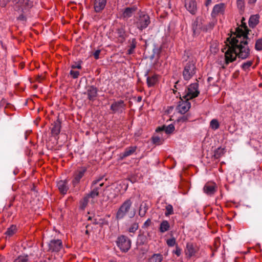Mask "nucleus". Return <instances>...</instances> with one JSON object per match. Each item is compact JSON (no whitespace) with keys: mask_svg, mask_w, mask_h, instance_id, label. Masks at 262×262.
<instances>
[{"mask_svg":"<svg viewBox=\"0 0 262 262\" xmlns=\"http://www.w3.org/2000/svg\"><path fill=\"white\" fill-rule=\"evenodd\" d=\"M150 23L149 15L145 12H141L135 23L136 27L140 31L146 28Z\"/></svg>","mask_w":262,"mask_h":262,"instance_id":"nucleus-6","label":"nucleus"},{"mask_svg":"<svg viewBox=\"0 0 262 262\" xmlns=\"http://www.w3.org/2000/svg\"><path fill=\"white\" fill-rule=\"evenodd\" d=\"M213 79V78L211 77H209L207 79V80L209 82H211L212 80Z\"/></svg>","mask_w":262,"mask_h":262,"instance_id":"nucleus-53","label":"nucleus"},{"mask_svg":"<svg viewBox=\"0 0 262 262\" xmlns=\"http://www.w3.org/2000/svg\"><path fill=\"white\" fill-rule=\"evenodd\" d=\"M240 28L238 27L233 35L226 39V47L222 49L225 52V64L227 66L231 62L235 61L237 58L245 59L250 55V49L248 46V34L250 31L245 24Z\"/></svg>","mask_w":262,"mask_h":262,"instance_id":"nucleus-1","label":"nucleus"},{"mask_svg":"<svg viewBox=\"0 0 262 262\" xmlns=\"http://www.w3.org/2000/svg\"><path fill=\"white\" fill-rule=\"evenodd\" d=\"M199 84L194 83L190 84L189 86L183 92L181 97H182L185 100H189L196 97L200 94L198 90Z\"/></svg>","mask_w":262,"mask_h":262,"instance_id":"nucleus-4","label":"nucleus"},{"mask_svg":"<svg viewBox=\"0 0 262 262\" xmlns=\"http://www.w3.org/2000/svg\"><path fill=\"white\" fill-rule=\"evenodd\" d=\"M237 7L242 10L244 8V0H236Z\"/></svg>","mask_w":262,"mask_h":262,"instance_id":"nucleus-43","label":"nucleus"},{"mask_svg":"<svg viewBox=\"0 0 262 262\" xmlns=\"http://www.w3.org/2000/svg\"><path fill=\"white\" fill-rule=\"evenodd\" d=\"M33 6V2L30 0H17L16 7L23 13L27 12Z\"/></svg>","mask_w":262,"mask_h":262,"instance_id":"nucleus-10","label":"nucleus"},{"mask_svg":"<svg viewBox=\"0 0 262 262\" xmlns=\"http://www.w3.org/2000/svg\"><path fill=\"white\" fill-rule=\"evenodd\" d=\"M136 40L135 38H133L130 41L129 49L127 50V54L129 55L132 54L134 52V50L136 47Z\"/></svg>","mask_w":262,"mask_h":262,"instance_id":"nucleus-32","label":"nucleus"},{"mask_svg":"<svg viewBox=\"0 0 262 262\" xmlns=\"http://www.w3.org/2000/svg\"><path fill=\"white\" fill-rule=\"evenodd\" d=\"M173 253L178 256H179L181 253V249L179 247L176 246V250L173 251Z\"/></svg>","mask_w":262,"mask_h":262,"instance_id":"nucleus-46","label":"nucleus"},{"mask_svg":"<svg viewBox=\"0 0 262 262\" xmlns=\"http://www.w3.org/2000/svg\"><path fill=\"white\" fill-rule=\"evenodd\" d=\"M90 199H91V196H90L89 194L88 193L81 200V201L80 202V207L81 209L83 210L85 208V207L88 204Z\"/></svg>","mask_w":262,"mask_h":262,"instance_id":"nucleus-29","label":"nucleus"},{"mask_svg":"<svg viewBox=\"0 0 262 262\" xmlns=\"http://www.w3.org/2000/svg\"><path fill=\"white\" fill-rule=\"evenodd\" d=\"M13 227V225H12L11 227V228H8L7 229L8 230H9V229H12V228Z\"/></svg>","mask_w":262,"mask_h":262,"instance_id":"nucleus-57","label":"nucleus"},{"mask_svg":"<svg viewBox=\"0 0 262 262\" xmlns=\"http://www.w3.org/2000/svg\"><path fill=\"white\" fill-rule=\"evenodd\" d=\"M148 210V207L146 205V203H142L140 206V208H139V215L141 216V217H143L145 216L147 211Z\"/></svg>","mask_w":262,"mask_h":262,"instance_id":"nucleus-31","label":"nucleus"},{"mask_svg":"<svg viewBox=\"0 0 262 262\" xmlns=\"http://www.w3.org/2000/svg\"><path fill=\"white\" fill-rule=\"evenodd\" d=\"M152 142L157 145H160L163 143V140L159 137L155 136L152 137Z\"/></svg>","mask_w":262,"mask_h":262,"instance_id":"nucleus-40","label":"nucleus"},{"mask_svg":"<svg viewBox=\"0 0 262 262\" xmlns=\"http://www.w3.org/2000/svg\"><path fill=\"white\" fill-rule=\"evenodd\" d=\"M163 259V256L160 254H155L151 257L150 262H161Z\"/></svg>","mask_w":262,"mask_h":262,"instance_id":"nucleus-33","label":"nucleus"},{"mask_svg":"<svg viewBox=\"0 0 262 262\" xmlns=\"http://www.w3.org/2000/svg\"><path fill=\"white\" fill-rule=\"evenodd\" d=\"M190 103L188 100H183L181 99V101L179 102V103L177 107V109L180 113L183 114L186 113L190 108Z\"/></svg>","mask_w":262,"mask_h":262,"instance_id":"nucleus-12","label":"nucleus"},{"mask_svg":"<svg viewBox=\"0 0 262 262\" xmlns=\"http://www.w3.org/2000/svg\"><path fill=\"white\" fill-rule=\"evenodd\" d=\"M137 149L136 146H131L126 147L123 152H121L119 155V157L121 160L125 159L126 157L130 156L134 154Z\"/></svg>","mask_w":262,"mask_h":262,"instance_id":"nucleus-19","label":"nucleus"},{"mask_svg":"<svg viewBox=\"0 0 262 262\" xmlns=\"http://www.w3.org/2000/svg\"><path fill=\"white\" fill-rule=\"evenodd\" d=\"M14 231L15 230H7L5 234L8 236H10L13 235L15 233Z\"/></svg>","mask_w":262,"mask_h":262,"instance_id":"nucleus-48","label":"nucleus"},{"mask_svg":"<svg viewBox=\"0 0 262 262\" xmlns=\"http://www.w3.org/2000/svg\"><path fill=\"white\" fill-rule=\"evenodd\" d=\"M117 244L122 252H126L130 248L131 242L127 237L121 235L118 237Z\"/></svg>","mask_w":262,"mask_h":262,"instance_id":"nucleus-9","label":"nucleus"},{"mask_svg":"<svg viewBox=\"0 0 262 262\" xmlns=\"http://www.w3.org/2000/svg\"><path fill=\"white\" fill-rule=\"evenodd\" d=\"M174 130V126L172 124H169L168 126H163L161 127H158L156 129V132L164 130L167 134H170Z\"/></svg>","mask_w":262,"mask_h":262,"instance_id":"nucleus-26","label":"nucleus"},{"mask_svg":"<svg viewBox=\"0 0 262 262\" xmlns=\"http://www.w3.org/2000/svg\"><path fill=\"white\" fill-rule=\"evenodd\" d=\"M130 232H134V230H129Z\"/></svg>","mask_w":262,"mask_h":262,"instance_id":"nucleus-60","label":"nucleus"},{"mask_svg":"<svg viewBox=\"0 0 262 262\" xmlns=\"http://www.w3.org/2000/svg\"><path fill=\"white\" fill-rule=\"evenodd\" d=\"M211 4H212V0H206L205 5L206 7H208Z\"/></svg>","mask_w":262,"mask_h":262,"instance_id":"nucleus-51","label":"nucleus"},{"mask_svg":"<svg viewBox=\"0 0 262 262\" xmlns=\"http://www.w3.org/2000/svg\"><path fill=\"white\" fill-rule=\"evenodd\" d=\"M110 262H116V261L113 259H111L110 260Z\"/></svg>","mask_w":262,"mask_h":262,"instance_id":"nucleus-56","label":"nucleus"},{"mask_svg":"<svg viewBox=\"0 0 262 262\" xmlns=\"http://www.w3.org/2000/svg\"><path fill=\"white\" fill-rule=\"evenodd\" d=\"M103 177H100L94 180L91 184L90 191L88 194L91 196V202L94 204L95 203L96 198L99 196L100 193L103 190L102 187L104 185V182H102Z\"/></svg>","mask_w":262,"mask_h":262,"instance_id":"nucleus-2","label":"nucleus"},{"mask_svg":"<svg viewBox=\"0 0 262 262\" xmlns=\"http://www.w3.org/2000/svg\"><path fill=\"white\" fill-rule=\"evenodd\" d=\"M52 125L53 126L51 129V133L52 135L54 136H58L60 132V121L59 120H57L56 121L54 122V123Z\"/></svg>","mask_w":262,"mask_h":262,"instance_id":"nucleus-24","label":"nucleus"},{"mask_svg":"<svg viewBox=\"0 0 262 262\" xmlns=\"http://www.w3.org/2000/svg\"><path fill=\"white\" fill-rule=\"evenodd\" d=\"M225 152L226 149L225 148L219 147L214 150L213 157L214 159H218L223 156Z\"/></svg>","mask_w":262,"mask_h":262,"instance_id":"nucleus-28","label":"nucleus"},{"mask_svg":"<svg viewBox=\"0 0 262 262\" xmlns=\"http://www.w3.org/2000/svg\"><path fill=\"white\" fill-rule=\"evenodd\" d=\"M70 74L73 78L76 79L79 77L80 73L78 71L71 70Z\"/></svg>","mask_w":262,"mask_h":262,"instance_id":"nucleus-42","label":"nucleus"},{"mask_svg":"<svg viewBox=\"0 0 262 262\" xmlns=\"http://www.w3.org/2000/svg\"><path fill=\"white\" fill-rule=\"evenodd\" d=\"M169 223L167 221H163L160 225L159 229H168L169 228Z\"/></svg>","mask_w":262,"mask_h":262,"instance_id":"nucleus-41","label":"nucleus"},{"mask_svg":"<svg viewBox=\"0 0 262 262\" xmlns=\"http://www.w3.org/2000/svg\"><path fill=\"white\" fill-rule=\"evenodd\" d=\"M253 3H255L257 0H251Z\"/></svg>","mask_w":262,"mask_h":262,"instance_id":"nucleus-58","label":"nucleus"},{"mask_svg":"<svg viewBox=\"0 0 262 262\" xmlns=\"http://www.w3.org/2000/svg\"><path fill=\"white\" fill-rule=\"evenodd\" d=\"M88 168L85 166L78 167L73 172L71 183L74 187H76L85 176Z\"/></svg>","mask_w":262,"mask_h":262,"instance_id":"nucleus-5","label":"nucleus"},{"mask_svg":"<svg viewBox=\"0 0 262 262\" xmlns=\"http://www.w3.org/2000/svg\"><path fill=\"white\" fill-rule=\"evenodd\" d=\"M25 17L23 15H20L19 16V19L20 20H24Z\"/></svg>","mask_w":262,"mask_h":262,"instance_id":"nucleus-52","label":"nucleus"},{"mask_svg":"<svg viewBox=\"0 0 262 262\" xmlns=\"http://www.w3.org/2000/svg\"><path fill=\"white\" fill-rule=\"evenodd\" d=\"M255 49L257 51L262 50V37L258 39L255 42Z\"/></svg>","mask_w":262,"mask_h":262,"instance_id":"nucleus-37","label":"nucleus"},{"mask_svg":"<svg viewBox=\"0 0 262 262\" xmlns=\"http://www.w3.org/2000/svg\"><path fill=\"white\" fill-rule=\"evenodd\" d=\"M161 231V232H165L166 230H160Z\"/></svg>","mask_w":262,"mask_h":262,"instance_id":"nucleus-61","label":"nucleus"},{"mask_svg":"<svg viewBox=\"0 0 262 262\" xmlns=\"http://www.w3.org/2000/svg\"><path fill=\"white\" fill-rule=\"evenodd\" d=\"M72 69H81V66L80 63L78 64H74L71 66Z\"/></svg>","mask_w":262,"mask_h":262,"instance_id":"nucleus-47","label":"nucleus"},{"mask_svg":"<svg viewBox=\"0 0 262 262\" xmlns=\"http://www.w3.org/2000/svg\"><path fill=\"white\" fill-rule=\"evenodd\" d=\"M97 88L93 85H90L87 87L86 92L84 94H87L89 100L93 101L97 96Z\"/></svg>","mask_w":262,"mask_h":262,"instance_id":"nucleus-16","label":"nucleus"},{"mask_svg":"<svg viewBox=\"0 0 262 262\" xmlns=\"http://www.w3.org/2000/svg\"><path fill=\"white\" fill-rule=\"evenodd\" d=\"M57 186L60 192L63 194H65L69 189L68 181L66 180H60L57 182Z\"/></svg>","mask_w":262,"mask_h":262,"instance_id":"nucleus-21","label":"nucleus"},{"mask_svg":"<svg viewBox=\"0 0 262 262\" xmlns=\"http://www.w3.org/2000/svg\"><path fill=\"white\" fill-rule=\"evenodd\" d=\"M169 235L171 237L167 239L166 243L168 246L172 247L176 244V238L173 236L172 232H170Z\"/></svg>","mask_w":262,"mask_h":262,"instance_id":"nucleus-35","label":"nucleus"},{"mask_svg":"<svg viewBox=\"0 0 262 262\" xmlns=\"http://www.w3.org/2000/svg\"><path fill=\"white\" fill-rule=\"evenodd\" d=\"M203 190L207 195H211L216 191V184L213 182H208L205 185Z\"/></svg>","mask_w":262,"mask_h":262,"instance_id":"nucleus-17","label":"nucleus"},{"mask_svg":"<svg viewBox=\"0 0 262 262\" xmlns=\"http://www.w3.org/2000/svg\"><path fill=\"white\" fill-rule=\"evenodd\" d=\"M225 8V5L224 3H220L214 6L211 12V16L215 18L220 14L223 13Z\"/></svg>","mask_w":262,"mask_h":262,"instance_id":"nucleus-15","label":"nucleus"},{"mask_svg":"<svg viewBox=\"0 0 262 262\" xmlns=\"http://www.w3.org/2000/svg\"><path fill=\"white\" fill-rule=\"evenodd\" d=\"M253 63V61H247L244 63H243L242 65V68L244 70V71H247L248 70L249 68L252 66Z\"/></svg>","mask_w":262,"mask_h":262,"instance_id":"nucleus-38","label":"nucleus"},{"mask_svg":"<svg viewBox=\"0 0 262 262\" xmlns=\"http://www.w3.org/2000/svg\"><path fill=\"white\" fill-rule=\"evenodd\" d=\"M115 36L117 41L119 43H123L126 39V34L124 27H120L116 29Z\"/></svg>","mask_w":262,"mask_h":262,"instance_id":"nucleus-14","label":"nucleus"},{"mask_svg":"<svg viewBox=\"0 0 262 262\" xmlns=\"http://www.w3.org/2000/svg\"><path fill=\"white\" fill-rule=\"evenodd\" d=\"M147 74L148 73H147L146 74H145V76H147Z\"/></svg>","mask_w":262,"mask_h":262,"instance_id":"nucleus-62","label":"nucleus"},{"mask_svg":"<svg viewBox=\"0 0 262 262\" xmlns=\"http://www.w3.org/2000/svg\"><path fill=\"white\" fill-rule=\"evenodd\" d=\"M187 120V117L183 116L182 117L179 118V119H178V121L179 122H183L186 121Z\"/></svg>","mask_w":262,"mask_h":262,"instance_id":"nucleus-50","label":"nucleus"},{"mask_svg":"<svg viewBox=\"0 0 262 262\" xmlns=\"http://www.w3.org/2000/svg\"><path fill=\"white\" fill-rule=\"evenodd\" d=\"M151 224V220L150 219H148L146 221V222L144 223L142 228H147L149 227V225Z\"/></svg>","mask_w":262,"mask_h":262,"instance_id":"nucleus-44","label":"nucleus"},{"mask_svg":"<svg viewBox=\"0 0 262 262\" xmlns=\"http://www.w3.org/2000/svg\"><path fill=\"white\" fill-rule=\"evenodd\" d=\"M134 215V213H133L131 214V215L130 216V217H132Z\"/></svg>","mask_w":262,"mask_h":262,"instance_id":"nucleus-59","label":"nucleus"},{"mask_svg":"<svg viewBox=\"0 0 262 262\" xmlns=\"http://www.w3.org/2000/svg\"><path fill=\"white\" fill-rule=\"evenodd\" d=\"M158 81L157 75H154L152 76H147L146 81L148 87L153 86Z\"/></svg>","mask_w":262,"mask_h":262,"instance_id":"nucleus-27","label":"nucleus"},{"mask_svg":"<svg viewBox=\"0 0 262 262\" xmlns=\"http://www.w3.org/2000/svg\"><path fill=\"white\" fill-rule=\"evenodd\" d=\"M139 228L138 224L137 223H134L133 224L132 226L130 227L129 229H138Z\"/></svg>","mask_w":262,"mask_h":262,"instance_id":"nucleus-49","label":"nucleus"},{"mask_svg":"<svg viewBox=\"0 0 262 262\" xmlns=\"http://www.w3.org/2000/svg\"><path fill=\"white\" fill-rule=\"evenodd\" d=\"M132 201L129 199L125 200L122 204L116 214L117 220H121L129 213L132 206Z\"/></svg>","mask_w":262,"mask_h":262,"instance_id":"nucleus-7","label":"nucleus"},{"mask_svg":"<svg viewBox=\"0 0 262 262\" xmlns=\"http://www.w3.org/2000/svg\"><path fill=\"white\" fill-rule=\"evenodd\" d=\"M216 23V20H213L209 22L207 25L203 26V31L204 32H207L212 30L215 26Z\"/></svg>","mask_w":262,"mask_h":262,"instance_id":"nucleus-30","label":"nucleus"},{"mask_svg":"<svg viewBox=\"0 0 262 262\" xmlns=\"http://www.w3.org/2000/svg\"><path fill=\"white\" fill-rule=\"evenodd\" d=\"M185 7L191 14H195L197 10L195 0H185Z\"/></svg>","mask_w":262,"mask_h":262,"instance_id":"nucleus-13","label":"nucleus"},{"mask_svg":"<svg viewBox=\"0 0 262 262\" xmlns=\"http://www.w3.org/2000/svg\"><path fill=\"white\" fill-rule=\"evenodd\" d=\"M107 0H95L94 8L96 13L101 12L105 7Z\"/></svg>","mask_w":262,"mask_h":262,"instance_id":"nucleus-20","label":"nucleus"},{"mask_svg":"<svg viewBox=\"0 0 262 262\" xmlns=\"http://www.w3.org/2000/svg\"><path fill=\"white\" fill-rule=\"evenodd\" d=\"M100 53V50H97L95 51V52L93 54L94 57L95 59H98L99 58V55Z\"/></svg>","mask_w":262,"mask_h":262,"instance_id":"nucleus-45","label":"nucleus"},{"mask_svg":"<svg viewBox=\"0 0 262 262\" xmlns=\"http://www.w3.org/2000/svg\"><path fill=\"white\" fill-rule=\"evenodd\" d=\"M195 62L193 60H189L186 62L184 67L182 73L185 80H190L196 73Z\"/></svg>","mask_w":262,"mask_h":262,"instance_id":"nucleus-3","label":"nucleus"},{"mask_svg":"<svg viewBox=\"0 0 262 262\" xmlns=\"http://www.w3.org/2000/svg\"><path fill=\"white\" fill-rule=\"evenodd\" d=\"M85 233L86 234H89V230H85Z\"/></svg>","mask_w":262,"mask_h":262,"instance_id":"nucleus-55","label":"nucleus"},{"mask_svg":"<svg viewBox=\"0 0 262 262\" xmlns=\"http://www.w3.org/2000/svg\"><path fill=\"white\" fill-rule=\"evenodd\" d=\"M141 99H142L141 97H138V101H140L141 100Z\"/></svg>","mask_w":262,"mask_h":262,"instance_id":"nucleus-54","label":"nucleus"},{"mask_svg":"<svg viewBox=\"0 0 262 262\" xmlns=\"http://www.w3.org/2000/svg\"><path fill=\"white\" fill-rule=\"evenodd\" d=\"M198 250V248L192 243H187L186 245V249L185 250L186 254L189 257L194 255Z\"/></svg>","mask_w":262,"mask_h":262,"instance_id":"nucleus-23","label":"nucleus"},{"mask_svg":"<svg viewBox=\"0 0 262 262\" xmlns=\"http://www.w3.org/2000/svg\"><path fill=\"white\" fill-rule=\"evenodd\" d=\"M126 104L122 100H115L111 104L110 110L113 114H121L125 112Z\"/></svg>","mask_w":262,"mask_h":262,"instance_id":"nucleus-8","label":"nucleus"},{"mask_svg":"<svg viewBox=\"0 0 262 262\" xmlns=\"http://www.w3.org/2000/svg\"><path fill=\"white\" fill-rule=\"evenodd\" d=\"M166 211L165 212V215L166 216H169V215L172 214L173 213V207L171 205L168 204L166 206Z\"/></svg>","mask_w":262,"mask_h":262,"instance_id":"nucleus-36","label":"nucleus"},{"mask_svg":"<svg viewBox=\"0 0 262 262\" xmlns=\"http://www.w3.org/2000/svg\"><path fill=\"white\" fill-rule=\"evenodd\" d=\"M203 26L202 23L196 18L192 24V29L194 35H198L201 31H203Z\"/></svg>","mask_w":262,"mask_h":262,"instance_id":"nucleus-22","label":"nucleus"},{"mask_svg":"<svg viewBox=\"0 0 262 262\" xmlns=\"http://www.w3.org/2000/svg\"><path fill=\"white\" fill-rule=\"evenodd\" d=\"M137 10V7L136 6L125 8L122 11V17L123 19H127L131 17Z\"/></svg>","mask_w":262,"mask_h":262,"instance_id":"nucleus-18","label":"nucleus"},{"mask_svg":"<svg viewBox=\"0 0 262 262\" xmlns=\"http://www.w3.org/2000/svg\"><path fill=\"white\" fill-rule=\"evenodd\" d=\"M62 243L60 239H53L48 244V251L58 252L62 248Z\"/></svg>","mask_w":262,"mask_h":262,"instance_id":"nucleus-11","label":"nucleus"},{"mask_svg":"<svg viewBox=\"0 0 262 262\" xmlns=\"http://www.w3.org/2000/svg\"><path fill=\"white\" fill-rule=\"evenodd\" d=\"M259 15L255 14L251 15L249 19V25L250 28H254L259 23Z\"/></svg>","mask_w":262,"mask_h":262,"instance_id":"nucleus-25","label":"nucleus"},{"mask_svg":"<svg viewBox=\"0 0 262 262\" xmlns=\"http://www.w3.org/2000/svg\"><path fill=\"white\" fill-rule=\"evenodd\" d=\"M28 260V256H19L16 258L14 262H27Z\"/></svg>","mask_w":262,"mask_h":262,"instance_id":"nucleus-39","label":"nucleus"},{"mask_svg":"<svg viewBox=\"0 0 262 262\" xmlns=\"http://www.w3.org/2000/svg\"><path fill=\"white\" fill-rule=\"evenodd\" d=\"M210 127L213 130H216L220 127V124L218 120L216 119H212L210 122Z\"/></svg>","mask_w":262,"mask_h":262,"instance_id":"nucleus-34","label":"nucleus"}]
</instances>
